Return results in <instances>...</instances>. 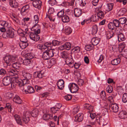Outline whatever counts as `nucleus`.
<instances>
[{
	"label": "nucleus",
	"mask_w": 127,
	"mask_h": 127,
	"mask_svg": "<svg viewBox=\"0 0 127 127\" xmlns=\"http://www.w3.org/2000/svg\"><path fill=\"white\" fill-rule=\"evenodd\" d=\"M49 43L51 47L53 46H55L60 45L61 44V42L57 40H53L52 41V43L49 42Z\"/></svg>",
	"instance_id": "obj_31"
},
{
	"label": "nucleus",
	"mask_w": 127,
	"mask_h": 127,
	"mask_svg": "<svg viewBox=\"0 0 127 127\" xmlns=\"http://www.w3.org/2000/svg\"><path fill=\"white\" fill-rule=\"evenodd\" d=\"M83 114L82 113H79L75 116L74 120L76 122H81L83 120Z\"/></svg>",
	"instance_id": "obj_13"
},
{
	"label": "nucleus",
	"mask_w": 127,
	"mask_h": 127,
	"mask_svg": "<svg viewBox=\"0 0 127 127\" xmlns=\"http://www.w3.org/2000/svg\"><path fill=\"white\" fill-rule=\"evenodd\" d=\"M12 16L14 18V19H13V20H14L16 23L19 24L21 25L22 24L21 23L20 21L17 18V17L16 16L13 15Z\"/></svg>",
	"instance_id": "obj_56"
},
{
	"label": "nucleus",
	"mask_w": 127,
	"mask_h": 127,
	"mask_svg": "<svg viewBox=\"0 0 127 127\" xmlns=\"http://www.w3.org/2000/svg\"><path fill=\"white\" fill-rule=\"evenodd\" d=\"M14 118L18 124L21 125H23L22 122L19 116L17 114H15L14 115Z\"/></svg>",
	"instance_id": "obj_29"
},
{
	"label": "nucleus",
	"mask_w": 127,
	"mask_h": 127,
	"mask_svg": "<svg viewBox=\"0 0 127 127\" xmlns=\"http://www.w3.org/2000/svg\"><path fill=\"white\" fill-rule=\"evenodd\" d=\"M97 14L98 17L100 18H103L104 17V13L101 11H99Z\"/></svg>",
	"instance_id": "obj_44"
},
{
	"label": "nucleus",
	"mask_w": 127,
	"mask_h": 127,
	"mask_svg": "<svg viewBox=\"0 0 127 127\" xmlns=\"http://www.w3.org/2000/svg\"><path fill=\"white\" fill-rule=\"evenodd\" d=\"M5 108H7L8 109L9 111L10 112L11 111V105L9 103H7L6 104V106Z\"/></svg>",
	"instance_id": "obj_61"
},
{
	"label": "nucleus",
	"mask_w": 127,
	"mask_h": 127,
	"mask_svg": "<svg viewBox=\"0 0 127 127\" xmlns=\"http://www.w3.org/2000/svg\"><path fill=\"white\" fill-rule=\"evenodd\" d=\"M122 101L125 103L127 102V93H125L123 95Z\"/></svg>",
	"instance_id": "obj_48"
},
{
	"label": "nucleus",
	"mask_w": 127,
	"mask_h": 127,
	"mask_svg": "<svg viewBox=\"0 0 127 127\" xmlns=\"http://www.w3.org/2000/svg\"><path fill=\"white\" fill-rule=\"evenodd\" d=\"M13 101L15 103L18 104H21L22 102V101L20 97L17 95H16L13 99Z\"/></svg>",
	"instance_id": "obj_21"
},
{
	"label": "nucleus",
	"mask_w": 127,
	"mask_h": 127,
	"mask_svg": "<svg viewBox=\"0 0 127 127\" xmlns=\"http://www.w3.org/2000/svg\"><path fill=\"white\" fill-rule=\"evenodd\" d=\"M25 57L26 59L29 60H31L33 58V56L32 53H28L25 55Z\"/></svg>",
	"instance_id": "obj_40"
},
{
	"label": "nucleus",
	"mask_w": 127,
	"mask_h": 127,
	"mask_svg": "<svg viewBox=\"0 0 127 127\" xmlns=\"http://www.w3.org/2000/svg\"><path fill=\"white\" fill-rule=\"evenodd\" d=\"M38 17L37 15H35L34 17L33 23L35 25L38 22Z\"/></svg>",
	"instance_id": "obj_50"
},
{
	"label": "nucleus",
	"mask_w": 127,
	"mask_h": 127,
	"mask_svg": "<svg viewBox=\"0 0 127 127\" xmlns=\"http://www.w3.org/2000/svg\"><path fill=\"white\" fill-rule=\"evenodd\" d=\"M29 34L30 38L35 41H37L40 38L39 36L38 35V34L35 32H31Z\"/></svg>",
	"instance_id": "obj_7"
},
{
	"label": "nucleus",
	"mask_w": 127,
	"mask_h": 127,
	"mask_svg": "<svg viewBox=\"0 0 127 127\" xmlns=\"http://www.w3.org/2000/svg\"><path fill=\"white\" fill-rule=\"evenodd\" d=\"M69 59L66 60L65 61L66 64H67L68 66L71 68H72L74 66V63L73 61H72V60L73 61L72 58H71L70 60L69 61Z\"/></svg>",
	"instance_id": "obj_24"
},
{
	"label": "nucleus",
	"mask_w": 127,
	"mask_h": 127,
	"mask_svg": "<svg viewBox=\"0 0 127 127\" xmlns=\"http://www.w3.org/2000/svg\"><path fill=\"white\" fill-rule=\"evenodd\" d=\"M43 119L46 121L48 120L49 119H51L53 118L52 115L47 114L43 115Z\"/></svg>",
	"instance_id": "obj_27"
},
{
	"label": "nucleus",
	"mask_w": 127,
	"mask_h": 127,
	"mask_svg": "<svg viewBox=\"0 0 127 127\" xmlns=\"http://www.w3.org/2000/svg\"><path fill=\"white\" fill-rule=\"evenodd\" d=\"M109 107L112 110V111L114 112H117L119 110V107L117 104L114 103L110 104Z\"/></svg>",
	"instance_id": "obj_10"
},
{
	"label": "nucleus",
	"mask_w": 127,
	"mask_h": 127,
	"mask_svg": "<svg viewBox=\"0 0 127 127\" xmlns=\"http://www.w3.org/2000/svg\"><path fill=\"white\" fill-rule=\"evenodd\" d=\"M22 82V80L21 79L19 78L15 79L13 80L12 83H11V87L12 88H14L17 85L20 87L23 86L24 85Z\"/></svg>",
	"instance_id": "obj_6"
},
{
	"label": "nucleus",
	"mask_w": 127,
	"mask_h": 127,
	"mask_svg": "<svg viewBox=\"0 0 127 127\" xmlns=\"http://www.w3.org/2000/svg\"><path fill=\"white\" fill-rule=\"evenodd\" d=\"M121 60L120 58H118L114 59L111 61V64L113 65H117L120 62Z\"/></svg>",
	"instance_id": "obj_32"
},
{
	"label": "nucleus",
	"mask_w": 127,
	"mask_h": 127,
	"mask_svg": "<svg viewBox=\"0 0 127 127\" xmlns=\"http://www.w3.org/2000/svg\"><path fill=\"white\" fill-rule=\"evenodd\" d=\"M25 41L23 42H20L19 44V45L20 47L22 49H24L28 45V43L26 42V40L25 39Z\"/></svg>",
	"instance_id": "obj_30"
},
{
	"label": "nucleus",
	"mask_w": 127,
	"mask_h": 127,
	"mask_svg": "<svg viewBox=\"0 0 127 127\" xmlns=\"http://www.w3.org/2000/svg\"><path fill=\"white\" fill-rule=\"evenodd\" d=\"M30 20V18L28 17L24 18L22 20V23H21V24H26L27 22L29 21Z\"/></svg>",
	"instance_id": "obj_57"
},
{
	"label": "nucleus",
	"mask_w": 127,
	"mask_h": 127,
	"mask_svg": "<svg viewBox=\"0 0 127 127\" xmlns=\"http://www.w3.org/2000/svg\"><path fill=\"white\" fill-rule=\"evenodd\" d=\"M119 21L120 23L122 24L125 23L126 24V19L125 17H122L120 18Z\"/></svg>",
	"instance_id": "obj_42"
},
{
	"label": "nucleus",
	"mask_w": 127,
	"mask_h": 127,
	"mask_svg": "<svg viewBox=\"0 0 127 127\" xmlns=\"http://www.w3.org/2000/svg\"><path fill=\"white\" fill-rule=\"evenodd\" d=\"M112 22L115 27H119L120 23L119 20L118 21L117 19H114Z\"/></svg>",
	"instance_id": "obj_38"
},
{
	"label": "nucleus",
	"mask_w": 127,
	"mask_h": 127,
	"mask_svg": "<svg viewBox=\"0 0 127 127\" xmlns=\"http://www.w3.org/2000/svg\"><path fill=\"white\" fill-rule=\"evenodd\" d=\"M56 60L55 59L52 58L50 60L49 64H50L51 65H53L56 64Z\"/></svg>",
	"instance_id": "obj_54"
},
{
	"label": "nucleus",
	"mask_w": 127,
	"mask_h": 127,
	"mask_svg": "<svg viewBox=\"0 0 127 127\" xmlns=\"http://www.w3.org/2000/svg\"><path fill=\"white\" fill-rule=\"evenodd\" d=\"M32 61L27 59L24 60L23 61V64L25 65H28L31 63Z\"/></svg>",
	"instance_id": "obj_37"
},
{
	"label": "nucleus",
	"mask_w": 127,
	"mask_h": 127,
	"mask_svg": "<svg viewBox=\"0 0 127 127\" xmlns=\"http://www.w3.org/2000/svg\"><path fill=\"white\" fill-rule=\"evenodd\" d=\"M62 107V105L61 104H57L54 107L51 108V111L53 113H55L57 112V111H58V110Z\"/></svg>",
	"instance_id": "obj_12"
},
{
	"label": "nucleus",
	"mask_w": 127,
	"mask_h": 127,
	"mask_svg": "<svg viewBox=\"0 0 127 127\" xmlns=\"http://www.w3.org/2000/svg\"><path fill=\"white\" fill-rule=\"evenodd\" d=\"M31 117V113L30 111L24 112L23 113L22 119L23 123L25 124L28 123L30 120V118Z\"/></svg>",
	"instance_id": "obj_5"
},
{
	"label": "nucleus",
	"mask_w": 127,
	"mask_h": 127,
	"mask_svg": "<svg viewBox=\"0 0 127 127\" xmlns=\"http://www.w3.org/2000/svg\"><path fill=\"white\" fill-rule=\"evenodd\" d=\"M29 6L28 5L24 6L21 8V13L22 15H25L28 12L29 9Z\"/></svg>",
	"instance_id": "obj_15"
},
{
	"label": "nucleus",
	"mask_w": 127,
	"mask_h": 127,
	"mask_svg": "<svg viewBox=\"0 0 127 127\" xmlns=\"http://www.w3.org/2000/svg\"><path fill=\"white\" fill-rule=\"evenodd\" d=\"M9 2L11 7L13 8H16L18 7V3L15 0H10Z\"/></svg>",
	"instance_id": "obj_26"
},
{
	"label": "nucleus",
	"mask_w": 127,
	"mask_h": 127,
	"mask_svg": "<svg viewBox=\"0 0 127 127\" xmlns=\"http://www.w3.org/2000/svg\"><path fill=\"white\" fill-rule=\"evenodd\" d=\"M57 85L58 88L60 90H62L64 88V82L63 79H60L57 82Z\"/></svg>",
	"instance_id": "obj_14"
},
{
	"label": "nucleus",
	"mask_w": 127,
	"mask_h": 127,
	"mask_svg": "<svg viewBox=\"0 0 127 127\" xmlns=\"http://www.w3.org/2000/svg\"><path fill=\"white\" fill-rule=\"evenodd\" d=\"M63 22L64 23H67L69 21V17L67 15H64L62 18Z\"/></svg>",
	"instance_id": "obj_34"
},
{
	"label": "nucleus",
	"mask_w": 127,
	"mask_h": 127,
	"mask_svg": "<svg viewBox=\"0 0 127 127\" xmlns=\"http://www.w3.org/2000/svg\"><path fill=\"white\" fill-rule=\"evenodd\" d=\"M16 58V57L11 55L6 56L4 57V60L7 65H10L12 64L13 62L15 61Z\"/></svg>",
	"instance_id": "obj_4"
},
{
	"label": "nucleus",
	"mask_w": 127,
	"mask_h": 127,
	"mask_svg": "<svg viewBox=\"0 0 127 127\" xmlns=\"http://www.w3.org/2000/svg\"><path fill=\"white\" fill-rule=\"evenodd\" d=\"M79 1L80 5L82 6H84L86 4L85 0H80Z\"/></svg>",
	"instance_id": "obj_62"
},
{
	"label": "nucleus",
	"mask_w": 127,
	"mask_h": 127,
	"mask_svg": "<svg viewBox=\"0 0 127 127\" xmlns=\"http://www.w3.org/2000/svg\"><path fill=\"white\" fill-rule=\"evenodd\" d=\"M79 106L75 107L73 109L72 113L75 114L79 110Z\"/></svg>",
	"instance_id": "obj_46"
},
{
	"label": "nucleus",
	"mask_w": 127,
	"mask_h": 127,
	"mask_svg": "<svg viewBox=\"0 0 127 127\" xmlns=\"http://www.w3.org/2000/svg\"><path fill=\"white\" fill-rule=\"evenodd\" d=\"M42 51H46L49 50V48L50 47L51 48L50 45V44L48 42H46L45 43L44 45L43 46H42Z\"/></svg>",
	"instance_id": "obj_25"
},
{
	"label": "nucleus",
	"mask_w": 127,
	"mask_h": 127,
	"mask_svg": "<svg viewBox=\"0 0 127 127\" xmlns=\"http://www.w3.org/2000/svg\"><path fill=\"white\" fill-rule=\"evenodd\" d=\"M100 96L102 98L104 99L105 98L106 95L105 92L103 91H102L100 93Z\"/></svg>",
	"instance_id": "obj_60"
},
{
	"label": "nucleus",
	"mask_w": 127,
	"mask_h": 127,
	"mask_svg": "<svg viewBox=\"0 0 127 127\" xmlns=\"http://www.w3.org/2000/svg\"><path fill=\"white\" fill-rule=\"evenodd\" d=\"M31 113V116L34 117H36L38 114L39 111L37 109H35L33 110L32 112L30 111Z\"/></svg>",
	"instance_id": "obj_22"
},
{
	"label": "nucleus",
	"mask_w": 127,
	"mask_h": 127,
	"mask_svg": "<svg viewBox=\"0 0 127 127\" xmlns=\"http://www.w3.org/2000/svg\"><path fill=\"white\" fill-rule=\"evenodd\" d=\"M118 40L119 41H123L125 40L126 38L124 35L122 33H120L118 34Z\"/></svg>",
	"instance_id": "obj_23"
},
{
	"label": "nucleus",
	"mask_w": 127,
	"mask_h": 127,
	"mask_svg": "<svg viewBox=\"0 0 127 127\" xmlns=\"http://www.w3.org/2000/svg\"><path fill=\"white\" fill-rule=\"evenodd\" d=\"M114 4L113 3H110L107 4V8L106 10L109 11L112 9Z\"/></svg>",
	"instance_id": "obj_39"
},
{
	"label": "nucleus",
	"mask_w": 127,
	"mask_h": 127,
	"mask_svg": "<svg viewBox=\"0 0 127 127\" xmlns=\"http://www.w3.org/2000/svg\"><path fill=\"white\" fill-rule=\"evenodd\" d=\"M96 122L99 124H102L103 125H105V124L104 123V120L101 117L99 116H97L96 118Z\"/></svg>",
	"instance_id": "obj_18"
},
{
	"label": "nucleus",
	"mask_w": 127,
	"mask_h": 127,
	"mask_svg": "<svg viewBox=\"0 0 127 127\" xmlns=\"http://www.w3.org/2000/svg\"><path fill=\"white\" fill-rule=\"evenodd\" d=\"M25 92H27L28 93L31 94L34 92V88L32 86H28L27 87V89L25 90Z\"/></svg>",
	"instance_id": "obj_28"
},
{
	"label": "nucleus",
	"mask_w": 127,
	"mask_h": 127,
	"mask_svg": "<svg viewBox=\"0 0 127 127\" xmlns=\"http://www.w3.org/2000/svg\"><path fill=\"white\" fill-rule=\"evenodd\" d=\"M64 14V10H62L58 12L57 15L59 17H62Z\"/></svg>",
	"instance_id": "obj_55"
},
{
	"label": "nucleus",
	"mask_w": 127,
	"mask_h": 127,
	"mask_svg": "<svg viewBox=\"0 0 127 127\" xmlns=\"http://www.w3.org/2000/svg\"><path fill=\"white\" fill-rule=\"evenodd\" d=\"M114 34V33L113 32H108L106 33V37L107 39H109L111 38L113 36Z\"/></svg>",
	"instance_id": "obj_45"
},
{
	"label": "nucleus",
	"mask_w": 127,
	"mask_h": 127,
	"mask_svg": "<svg viewBox=\"0 0 127 127\" xmlns=\"http://www.w3.org/2000/svg\"><path fill=\"white\" fill-rule=\"evenodd\" d=\"M57 50L54 49H49V50L44 51L43 53L42 57L45 60H47L56 54Z\"/></svg>",
	"instance_id": "obj_1"
},
{
	"label": "nucleus",
	"mask_w": 127,
	"mask_h": 127,
	"mask_svg": "<svg viewBox=\"0 0 127 127\" xmlns=\"http://www.w3.org/2000/svg\"><path fill=\"white\" fill-rule=\"evenodd\" d=\"M34 73L36 75V77H38L39 78H42L44 76V74L42 71L40 72H35Z\"/></svg>",
	"instance_id": "obj_33"
},
{
	"label": "nucleus",
	"mask_w": 127,
	"mask_h": 127,
	"mask_svg": "<svg viewBox=\"0 0 127 127\" xmlns=\"http://www.w3.org/2000/svg\"><path fill=\"white\" fill-rule=\"evenodd\" d=\"M75 16V17H79L82 13V11L81 9L79 8H75L74 10Z\"/></svg>",
	"instance_id": "obj_16"
},
{
	"label": "nucleus",
	"mask_w": 127,
	"mask_h": 127,
	"mask_svg": "<svg viewBox=\"0 0 127 127\" xmlns=\"http://www.w3.org/2000/svg\"><path fill=\"white\" fill-rule=\"evenodd\" d=\"M41 1L40 0H35L33 1L32 4L33 6L35 8L39 9L41 7Z\"/></svg>",
	"instance_id": "obj_17"
},
{
	"label": "nucleus",
	"mask_w": 127,
	"mask_h": 127,
	"mask_svg": "<svg viewBox=\"0 0 127 127\" xmlns=\"http://www.w3.org/2000/svg\"><path fill=\"white\" fill-rule=\"evenodd\" d=\"M22 77L24 78L22 80V83L24 85L29 83V80L32 78V75L29 73L26 72L24 70L22 71Z\"/></svg>",
	"instance_id": "obj_2"
},
{
	"label": "nucleus",
	"mask_w": 127,
	"mask_h": 127,
	"mask_svg": "<svg viewBox=\"0 0 127 127\" xmlns=\"http://www.w3.org/2000/svg\"><path fill=\"white\" fill-rule=\"evenodd\" d=\"M12 78L9 76L5 77L3 79V83L5 86H8L11 83Z\"/></svg>",
	"instance_id": "obj_9"
},
{
	"label": "nucleus",
	"mask_w": 127,
	"mask_h": 127,
	"mask_svg": "<svg viewBox=\"0 0 127 127\" xmlns=\"http://www.w3.org/2000/svg\"><path fill=\"white\" fill-rule=\"evenodd\" d=\"M65 32L67 35L70 34L72 32V30L71 28H68L65 29Z\"/></svg>",
	"instance_id": "obj_51"
},
{
	"label": "nucleus",
	"mask_w": 127,
	"mask_h": 127,
	"mask_svg": "<svg viewBox=\"0 0 127 127\" xmlns=\"http://www.w3.org/2000/svg\"><path fill=\"white\" fill-rule=\"evenodd\" d=\"M61 56L62 58L65 59H68V54L66 52H63L61 54Z\"/></svg>",
	"instance_id": "obj_35"
},
{
	"label": "nucleus",
	"mask_w": 127,
	"mask_h": 127,
	"mask_svg": "<svg viewBox=\"0 0 127 127\" xmlns=\"http://www.w3.org/2000/svg\"><path fill=\"white\" fill-rule=\"evenodd\" d=\"M34 25L32 27L31 30L33 31V32H35L37 33V34L40 33V29H39L40 26L38 24Z\"/></svg>",
	"instance_id": "obj_11"
},
{
	"label": "nucleus",
	"mask_w": 127,
	"mask_h": 127,
	"mask_svg": "<svg viewBox=\"0 0 127 127\" xmlns=\"http://www.w3.org/2000/svg\"><path fill=\"white\" fill-rule=\"evenodd\" d=\"M98 17L96 15H92L91 17V21L93 22H95L98 21Z\"/></svg>",
	"instance_id": "obj_41"
},
{
	"label": "nucleus",
	"mask_w": 127,
	"mask_h": 127,
	"mask_svg": "<svg viewBox=\"0 0 127 127\" xmlns=\"http://www.w3.org/2000/svg\"><path fill=\"white\" fill-rule=\"evenodd\" d=\"M126 44L124 42L120 43L119 45V49L123 50L125 47Z\"/></svg>",
	"instance_id": "obj_52"
},
{
	"label": "nucleus",
	"mask_w": 127,
	"mask_h": 127,
	"mask_svg": "<svg viewBox=\"0 0 127 127\" xmlns=\"http://www.w3.org/2000/svg\"><path fill=\"white\" fill-rule=\"evenodd\" d=\"M54 12V8L51 7H50L48 10V13L50 14H53Z\"/></svg>",
	"instance_id": "obj_53"
},
{
	"label": "nucleus",
	"mask_w": 127,
	"mask_h": 127,
	"mask_svg": "<svg viewBox=\"0 0 127 127\" xmlns=\"http://www.w3.org/2000/svg\"><path fill=\"white\" fill-rule=\"evenodd\" d=\"M106 90L108 93H111L113 91L112 87L111 86H108L106 88Z\"/></svg>",
	"instance_id": "obj_47"
},
{
	"label": "nucleus",
	"mask_w": 127,
	"mask_h": 127,
	"mask_svg": "<svg viewBox=\"0 0 127 127\" xmlns=\"http://www.w3.org/2000/svg\"><path fill=\"white\" fill-rule=\"evenodd\" d=\"M84 81L81 79H79L78 81V84L79 86H82L84 84Z\"/></svg>",
	"instance_id": "obj_63"
},
{
	"label": "nucleus",
	"mask_w": 127,
	"mask_h": 127,
	"mask_svg": "<svg viewBox=\"0 0 127 127\" xmlns=\"http://www.w3.org/2000/svg\"><path fill=\"white\" fill-rule=\"evenodd\" d=\"M100 41V39L99 38L94 37L91 39V43L92 45H96L99 43Z\"/></svg>",
	"instance_id": "obj_19"
},
{
	"label": "nucleus",
	"mask_w": 127,
	"mask_h": 127,
	"mask_svg": "<svg viewBox=\"0 0 127 127\" xmlns=\"http://www.w3.org/2000/svg\"><path fill=\"white\" fill-rule=\"evenodd\" d=\"M11 28L6 29V31L2 34V36L4 38H13L15 37L14 32Z\"/></svg>",
	"instance_id": "obj_3"
},
{
	"label": "nucleus",
	"mask_w": 127,
	"mask_h": 127,
	"mask_svg": "<svg viewBox=\"0 0 127 127\" xmlns=\"http://www.w3.org/2000/svg\"><path fill=\"white\" fill-rule=\"evenodd\" d=\"M69 87L70 91L72 93L76 92L78 89V87L77 85L74 83L70 84Z\"/></svg>",
	"instance_id": "obj_8"
},
{
	"label": "nucleus",
	"mask_w": 127,
	"mask_h": 127,
	"mask_svg": "<svg viewBox=\"0 0 127 127\" xmlns=\"http://www.w3.org/2000/svg\"><path fill=\"white\" fill-rule=\"evenodd\" d=\"M65 46V49L67 50H69L71 48V44L69 42L66 43L64 44Z\"/></svg>",
	"instance_id": "obj_43"
},
{
	"label": "nucleus",
	"mask_w": 127,
	"mask_h": 127,
	"mask_svg": "<svg viewBox=\"0 0 127 127\" xmlns=\"http://www.w3.org/2000/svg\"><path fill=\"white\" fill-rule=\"evenodd\" d=\"M72 97V96L71 95H68L65 96L64 98L66 100L68 101L71 99Z\"/></svg>",
	"instance_id": "obj_64"
},
{
	"label": "nucleus",
	"mask_w": 127,
	"mask_h": 127,
	"mask_svg": "<svg viewBox=\"0 0 127 127\" xmlns=\"http://www.w3.org/2000/svg\"><path fill=\"white\" fill-rule=\"evenodd\" d=\"M115 26L112 22H110L108 25V27L110 29H111L112 30H114Z\"/></svg>",
	"instance_id": "obj_49"
},
{
	"label": "nucleus",
	"mask_w": 127,
	"mask_h": 127,
	"mask_svg": "<svg viewBox=\"0 0 127 127\" xmlns=\"http://www.w3.org/2000/svg\"><path fill=\"white\" fill-rule=\"evenodd\" d=\"M12 66L14 68L17 69H19L20 68L21 66V64L18 62H16L15 63L12 64Z\"/></svg>",
	"instance_id": "obj_36"
},
{
	"label": "nucleus",
	"mask_w": 127,
	"mask_h": 127,
	"mask_svg": "<svg viewBox=\"0 0 127 127\" xmlns=\"http://www.w3.org/2000/svg\"><path fill=\"white\" fill-rule=\"evenodd\" d=\"M119 117L121 119H124L127 117V113L124 110H122L119 114Z\"/></svg>",
	"instance_id": "obj_20"
},
{
	"label": "nucleus",
	"mask_w": 127,
	"mask_h": 127,
	"mask_svg": "<svg viewBox=\"0 0 127 127\" xmlns=\"http://www.w3.org/2000/svg\"><path fill=\"white\" fill-rule=\"evenodd\" d=\"M7 74V72L6 70L2 68L0 70V74L2 75H5Z\"/></svg>",
	"instance_id": "obj_59"
},
{
	"label": "nucleus",
	"mask_w": 127,
	"mask_h": 127,
	"mask_svg": "<svg viewBox=\"0 0 127 127\" xmlns=\"http://www.w3.org/2000/svg\"><path fill=\"white\" fill-rule=\"evenodd\" d=\"M97 27L96 26H94L93 27V29L92 30V32L93 34H95L97 32Z\"/></svg>",
	"instance_id": "obj_58"
}]
</instances>
